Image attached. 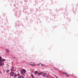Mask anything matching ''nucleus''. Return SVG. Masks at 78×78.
<instances>
[{
  "mask_svg": "<svg viewBox=\"0 0 78 78\" xmlns=\"http://www.w3.org/2000/svg\"><path fill=\"white\" fill-rule=\"evenodd\" d=\"M17 75L18 76H19V74H17Z\"/></svg>",
  "mask_w": 78,
  "mask_h": 78,
  "instance_id": "20",
  "label": "nucleus"
},
{
  "mask_svg": "<svg viewBox=\"0 0 78 78\" xmlns=\"http://www.w3.org/2000/svg\"><path fill=\"white\" fill-rule=\"evenodd\" d=\"M41 74H42V72H41L38 75H41Z\"/></svg>",
  "mask_w": 78,
  "mask_h": 78,
  "instance_id": "12",
  "label": "nucleus"
},
{
  "mask_svg": "<svg viewBox=\"0 0 78 78\" xmlns=\"http://www.w3.org/2000/svg\"><path fill=\"white\" fill-rule=\"evenodd\" d=\"M66 76H67V77H69V75H67Z\"/></svg>",
  "mask_w": 78,
  "mask_h": 78,
  "instance_id": "18",
  "label": "nucleus"
},
{
  "mask_svg": "<svg viewBox=\"0 0 78 78\" xmlns=\"http://www.w3.org/2000/svg\"><path fill=\"white\" fill-rule=\"evenodd\" d=\"M1 73V71H0V74Z\"/></svg>",
  "mask_w": 78,
  "mask_h": 78,
  "instance_id": "24",
  "label": "nucleus"
},
{
  "mask_svg": "<svg viewBox=\"0 0 78 78\" xmlns=\"http://www.w3.org/2000/svg\"><path fill=\"white\" fill-rule=\"evenodd\" d=\"M14 67H12V68L11 69V71H13V70H14Z\"/></svg>",
  "mask_w": 78,
  "mask_h": 78,
  "instance_id": "9",
  "label": "nucleus"
},
{
  "mask_svg": "<svg viewBox=\"0 0 78 78\" xmlns=\"http://www.w3.org/2000/svg\"><path fill=\"white\" fill-rule=\"evenodd\" d=\"M7 72H9V70H7L6 71Z\"/></svg>",
  "mask_w": 78,
  "mask_h": 78,
  "instance_id": "16",
  "label": "nucleus"
},
{
  "mask_svg": "<svg viewBox=\"0 0 78 78\" xmlns=\"http://www.w3.org/2000/svg\"><path fill=\"white\" fill-rule=\"evenodd\" d=\"M2 57H1V56H0V59H2Z\"/></svg>",
  "mask_w": 78,
  "mask_h": 78,
  "instance_id": "19",
  "label": "nucleus"
},
{
  "mask_svg": "<svg viewBox=\"0 0 78 78\" xmlns=\"http://www.w3.org/2000/svg\"><path fill=\"white\" fill-rule=\"evenodd\" d=\"M5 61V59H2V62H4V61Z\"/></svg>",
  "mask_w": 78,
  "mask_h": 78,
  "instance_id": "13",
  "label": "nucleus"
},
{
  "mask_svg": "<svg viewBox=\"0 0 78 78\" xmlns=\"http://www.w3.org/2000/svg\"><path fill=\"white\" fill-rule=\"evenodd\" d=\"M37 65L38 66H39V64H37Z\"/></svg>",
  "mask_w": 78,
  "mask_h": 78,
  "instance_id": "22",
  "label": "nucleus"
},
{
  "mask_svg": "<svg viewBox=\"0 0 78 78\" xmlns=\"http://www.w3.org/2000/svg\"><path fill=\"white\" fill-rule=\"evenodd\" d=\"M56 78H58V76H56Z\"/></svg>",
  "mask_w": 78,
  "mask_h": 78,
  "instance_id": "23",
  "label": "nucleus"
},
{
  "mask_svg": "<svg viewBox=\"0 0 78 78\" xmlns=\"http://www.w3.org/2000/svg\"><path fill=\"white\" fill-rule=\"evenodd\" d=\"M2 62V59H0V62Z\"/></svg>",
  "mask_w": 78,
  "mask_h": 78,
  "instance_id": "14",
  "label": "nucleus"
},
{
  "mask_svg": "<svg viewBox=\"0 0 78 78\" xmlns=\"http://www.w3.org/2000/svg\"><path fill=\"white\" fill-rule=\"evenodd\" d=\"M37 73H38V72L36 71L34 72V74H37Z\"/></svg>",
  "mask_w": 78,
  "mask_h": 78,
  "instance_id": "8",
  "label": "nucleus"
},
{
  "mask_svg": "<svg viewBox=\"0 0 78 78\" xmlns=\"http://www.w3.org/2000/svg\"><path fill=\"white\" fill-rule=\"evenodd\" d=\"M12 58H13L14 59H15V57H12Z\"/></svg>",
  "mask_w": 78,
  "mask_h": 78,
  "instance_id": "21",
  "label": "nucleus"
},
{
  "mask_svg": "<svg viewBox=\"0 0 78 78\" xmlns=\"http://www.w3.org/2000/svg\"><path fill=\"white\" fill-rule=\"evenodd\" d=\"M18 78H23V76H21L20 77H19Z\"/></svg>",
  "mask_w": 78,
  "mask_h": 78,
  "instance_id": "11",
  "label": "nucleus"
},
{
  "mask_svg": "<svg viewBox=\"0 0 78 78\" xmlns=\"http://www.w3.org/2000/svg\"><path fill=\"white\" fill-rule=\"evenodd\" d=\"M26 72V70L24 69H23L21 72V74H24Z\"/></svg>",
  "mask_w": 78,
  "mask_h": 78,
  "instance_id": "1",
  "label": "nucleus"
},
{
  "mask_svg": "<svg viewBox=\"0 0 78 78\" xmlns=\"http://www.w3.org/2000/svg\"><path fill=\"white\" fill-rule=\"evenodd\" d=\"M5 51L7 53H9V49H6Z\"/></svg>",
  "mask_w": 78,
  "mask_h": 78,
  "instance_id": "3",
  "label": "nucleus"
},
{
  "mask_svg": "<svg viewBox=\"0 0 78 78\" xmlns=\"http://www.w3.org/2000/svg\"><path fill=\"white\" fill-rule=\"evenodd\" d=\"M29 65H30L31 66H34V63H29Z\"/></svg>",
  "mask_w": 78,
  "mask_h": 78,
  "instance_id": "2",
  "label": "nucleus"
},
{
  "mask_svg": "<svg viewBox=\"0 0 78 78\" xmlns=\"http://www.w3.org/2000/svg\"><path fill=\"white\" fill-rule=\"evenodd\" d=\"M14 72H12V73H11L10 74V76H13V75H14Z\"/></svg>",
  "mask_w": 78,
  "mask_h": 78,
  "instance_id": "4",
  "label": "nucleus"
},
{
  "mask_svg": "<svg viewBox=\"0 0 78 78\" xmlns=\"http://www.w3.org/2000/svg\"><path fill=\"white\" fill-rule=\"evenodd\" d=\"M47 75V73H44L43 74V76H45Z\"/></svg>",
  "mask_w": 78,
  "mask_h": 78,
  "instance_id": "5",
  "label": "nucleus"
},
{
  "mask_svg": "<svg viewBox=\"0 0 78 78\" xmlns=\"http://www.w3.org/2000/svg\"><path fill=\"white\" fill-rule=\"evenodd\" d=\"M54 69H55V70H58V69L56 68H54Z\"/></svg>",
  "mask_w": 78,
  "mask_h": 78,
  "instance_id": "10",
  "label": "nucleus"
},
{
  "mask_svg": "<svg viewBox=\"0 0 78 78\" xmlns=\"http://www.w3.org/2000/svg\"><path fill=\"white\" fill-rule=\"evenodd\" d=\"M16 74H15L14 76V77H16Z\"/></svg>",
  "mask_w": 78,
  "mask_h": 78,
  "instance_id": "17",
  "label": "nucleus"
},
{
  "mask_svg": "<svg viewBox=\"0 0 78 78\" xmlns=\"http://www.w3.org/2000/svg\"><path fill=\"white\" fill-rule=\"evenodd\" d=\"M43 67H44V65H43V64H42L41 65Z\"/></svg>",
  "mask_w": 78,
  "mask_h": 78,
  "instance_id": "15",
  "label": "nucleus"
},
{
  "mask_svg": "<svg viewBox=\"0 0 78 78\" xmlns=\"http://www.w3.org/2000/svg\"><path fill=\"white\" fill-rule=\"evenodd\" d=\"M63 74H65V75H68V74H67V73L66 72L63 73Z\"/></svg>",
  "mask_w": 78,
  "mask_h": 78,
  "instance_id": "7",
  "label": "nucleus"
},
{
  "mask_svg": "<svg viewBox=\"0 0 78 78\" xmlns=\"http://www.w3.org/2000/svg\"><path fill=\"white\" fill-rule=\"evenodd\" d=\"M4 63L3 62H2V63H0V66H2L3 65V64Z\"/></svg>",
  "mask_w": 78,
  "mask_h": 78,
  "instance_id": "6",
  "label": "nucleus"
}]
</instances>
